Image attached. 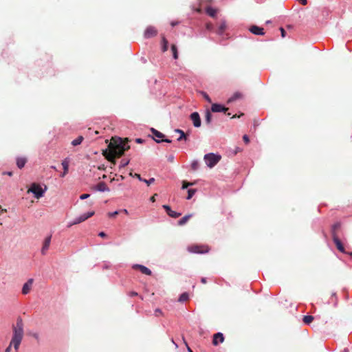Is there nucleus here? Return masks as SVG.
<instances>
[{
  "mask_svg": "<svg viewBox=\"0 0 352 352\" xmlns=\"http://www.w3.org/2000/svg\"><path fill=\"white\" fill-rule=\"evenodd\" d=\"M143 182H145L148 186H149L150 184H153L155 182V179L151 178L148 180L144 179Z\"/></svg>",
  "mask_w": 352,
  "mask_h": 352,
  "instance_id": "obj_38",
  "label": "nucleus"
},
{
  "mask_svg": "<svg viewBox=\"0 0 352 352\" xmlns=\"http://www.w3.org/2000/svg\"><path fill=\"white\" fill-rule=\"evenodd\" d=\"M132 267L134 270H139L142 274L150 276L152 274L151 271L148 267L142 265L135 264Z\"/></svg>",
  "mask_w": 352,
  "mask_h": 352,
  "instance_id": "obj_12",
  "label": "nucleus"
},
{
  "mask_svg": "<svg viewBox=\"0 0 352 352\" xmlns=\"http://www.w3.org/2000/svg\"><path fill=\"white\" fill-rule=\"evenodd\" d=\"M201 94L207 102H208L209 103L212 102L211 98L209 97V96L206 92H202Z\"/></svg>",
  "mask_w": 352,
  "mask_h": 352,
  "instance_id": "obj_36",
  "label": "nucleus"
},
{
  "mask_svg": "<svg viewBox=\"0 0 352 352\" xmlns=\"http://www.w3.org/2000/svg\"><path fill=\"white\" fill-rule=\"evenodd\" d=\"M300 2L301 4H302L303 6H305L307 5V0H300Z\"/></svg>",
  "mask_w": 352,
  "mask_h": 352,
  "instance_id": "obj_51",
  "label": "nucleus"
},
{
  "mask_svg": "<svg viewBox=\"0 0 352 352\" xmlns=\"http://www.w3.org/2000/svg\"><path fill=\"white\" fill-rule=\"evenodd\" d=\"M4 174H6L9 176H12V172H7V173H4Z\"/></svg>",
  "mask_w": 352,
  "mask_h": 352,
  "instance_id": "obj_56",
  "label": "nucleus"
},
{
  "mask_svg": "<svg viewBox=\"0 0 352 352\" xmlns=\"http://www.w3.org/2000/svg\"><path fill=\"white\" fill-rule=\"evenodd\" d=\"M191 168L193 170H196L198 169L199 168V163L197 161H194L192 162L191 165Z\"/></svg>",
  "mask_w": 352,
  "mask_h": 352,
  "instance_id": "obj_35",
  "label": "nucleus"
},
{
  "mask_svg": "<svg viewBox=\"0 0 352 352\" xmlns=\"http://www.w3.org/2000/svg\"><path fill=\"white\" fill-rule=\"evenodd\" d=\"M129 175H130L131 176L134 177V175H133V173H130V174H129Z\"/></svg>",
  "mask_w": 352,
  "mask_h": 352,
  "instance_id": "obj_61",
  "label": "nucleus"
},
{
  "mask_svg": "<svg viewBox=\"0 0 352 352\" xmlns=\"http://www.w3.org/2000/svg\"><path fill=\"white\" fill-rule=\"evenodd\" d=\"M135 142H138V143H142L143 142V140L141 139V138H137L135 140Z\"/></svg>",
  "mask_w": 352,
  "mask_h": 352,
  "instance_id": "obj_53",
  "label": "nucleus"
},
{
  "mask_svg": "<svg viewBox=\"0 0 352 352\" xmlns=\"http://www.w3.org/2000/svg\"><path fill=\"white\" fill-rule=\"evenodd\" d=\"M190 118L192 122V124L195 127H199L201 126V118L199 116V114L197 112H193L190 114Z\"/></svg>",
  "mask_w": 352,
  "mask_h": 352,
  "instance_id": "obj_8",
  "label": "nucleus"
},
{
  "mask_svg": "<svg viewBox=\"0 0 352 352\" xmlns=\"http://www.w3.org/2000/svg\"><path fill=\"white\" fill-rule=\"evenodd\" d=\"M201 282L204 284L206 283V278H201Z\"/></svg>",
  "mask_w": 352,
  "mask_h": 352,
  "instance_id": "obj_55",
  "label": "nucleus"
},
{
  "mask_svg": "<svg viewBox=\"0 0 352 352\" xmlns=\"http://www.w3.org/2000/svg\"><path fill=\"white\" fill-rule=\"evenodd\" d=\"M177 24V22H172V23H171V25H172V26H175V25H176Z\"/></svg>",
  "mask_w": 352,
  "mask_h": 352,
  "instance_id": "obj_58",
  "label": "nucleus"
},
{
  "mask_svg": "<svg viewBox=\"0 0 352 352\" xmlns=\"http://www.w3.org/2000/svg\"><path fill=\"white\" fill-rule=\"evenodd\" d=\"M175 132L180 134V136L177 138V141H182L183 140H187V135L182 130L175 129Z\"/></svg>",
  "mask_w": 352,
  "mask_h": 352,
  "instance_id": "obj_23",
  "label": "nucleus"
},
{
  "mask_svg": "<svg viewBox=\"0 0 352 352\" xmlns=\"http://www.w3.org/2000/svg\"><path fill=\"white\" fill-rule=\"evenodd\" d=\"M134 177H136V178H138L140 181L143 182V180H144V179H142V178L141 177V176H140V174L135 173V174H134Z\"/></svg>",
  "mask_w": 352,
  "mask_h": 352,
  "instance_id": "obj_46",
  "label": "nucleus"
},
{
  "mask_svg": "<svg viewBox=\"0 0 352 352\" xmlns=\"http://www.w3.org/2000/svg\"><path fill=\"white\" fill-rule=\"evenodd\" d=\"M314 318L312 316H305L303 317L302 321L306 324H309L313 320Z\"/></svg>",
  "mask_w": 352,
  "mask_h": 352,
  "instance_id": "obj_28",
  "label": "nucleus"
},
{
  "mask_svg": "<svg viewBox=\"0 0 352 352\" xmlns=\"http://www.w3.org/2000/svg\"><path fill=\"white\" fill-rule=\"evenodd\" d=\"M171 51L173 52V56L175 59L178 58V52H177V46L175 44H173L171 45Z\"/></svg>",
  "mask_w": 352,
  "mask_h": 352,
  "instance_id": "obj_30",
  "label": "nucleus"
},
{
  "mask_svg": "<svg viewBox=\"0 0 352 352\" xmlns=\"http://www.w3.org/2000/svg\"><path fill=\"white\" fill-rule=\"evenodd\" d=\"M26 162L27 159L25 157H20L16 159V165L19 168H23Z\"/></svg>",
  "mask_w": 352,
  "mask_h": 352,
  "instance_id": "obj_19",
  "label": "nucleus"
},
{
  "mask_svg": "<svg viewBox=\"0 0 352 352\" xmlns=\"http://www.w3.org/2000/svg\"><path fill=\"white\" fill-rule=\"evenodd\" d=\"M249 31L254 35L263 36L265 34L264 29L255 25L250 26Z\"/></svg>",
  "mask_w": 352,
  "mask_h": 352,
  "instance_id": "obj_9",
  "label": "nucleus"
},
{
  "mask_svg": "<svg viewBox=\"0 0 352 352\" xmlns=\"http://www.w3.org/2000/svg\"><path fill=\"white\" fill-rule=\"evenodd\" d=\"M221 159V156L220 155H216L212 153L206 154L204 157L206 164L210 168L214 167Z\"/></svg>",
  "mask_w": 352,
  "mask_h": 352,
  "instance_id": "obj_3",
  "label": "nucleus"
},
{
  "mask_svg": "<svg viewBox=\"0 0 352 352\" xmlns=\"http://www.w3.org/2000/svg\"><path fill=\"white\" fill-rule=\"evenodd\" d=\"M280 32H281L282 37H285V34H286L285 30L283 28H280Z\"/></svg>",
  "mask_w": 352,
  "mask_h": 352,
  "instance_id": "obj_47",
  "label": "nucleus"
},
{
  "mask_svg": "<svg viewBox=\"0 0 352 352\" xmlns=\"http://www.w3.org/2000/svg\"><path fill=\"white\" fill-rule=\"evenodd\" d=\"M129 160H125V159H123L121 160L120 162V168H124L126 166H127L129 163Z\"/></svg>",
  "mask_w": 352,
  "mask_h": 352,
  "instance_id": "obj_33",
  "label": "nucleus"
},
{
  "mask_svg": "<svg viewBox=\"0 0 352 352\" xmlns=\"http://www.w3.org/2000/svg\"><path fill=\"white\" fill-rule=\"evenodd\" d=\"M162 310H161L160 309H158V308H157V309H156L155 310V316L156 317H159V316H162Z\"/></svg>",
  "mask_w": 352,
  "mask_h": 352,
  "instance_id": "obj_39",
  "label": "nucleus"
},
{
  "mask_svg": "<svg viewBox=\"0 0 352 352\" xmlns=\"http://www.w3.org/2000/svg\"><path fill=\"white\" fill-rule=\"evenodd\" d=\"M128 142V138L122 139L118 137H113L108 145V148L103 151L102 155L108 161L115 165L116 163V158L121 157L124 151L130 148Z\"/></svg>",
  "mask_w": 352,
  "mask_h": 352,
  "instance_id": "obj_1",
  "label": "nucleus"
},
{
  "mask_svg": "<svg viewBox=\"0 0 352 352\" xmlns=\"http://www.w3.org/2000/svg\"><path fill=\"white\" fill-rule=\"evenodd\" d=\"M157 196V194H155L154 195H153L151 198H150V200L152 202H155V197Z\"/></svg>",
  "mask_w": 352,
  "mask_h": 352,
  "instance_id": "obj_50",
  "label": "nucleus"
},
{
  "mask_svg": "<svg viewBox=\"0 0 352 352\" xmlns=\"http://www.w3.org/2000/svg\"><path fill=\"white\" fill-rule=\"evenodd\" d=\"M340 226V223H335L333 226H332V234L333 233V232L336 233V230L337 229H338Z\"/></svg>",
  "mask_w": 352,
  "mask_h": 352,
  "instance_id": "obj_37",
  "label": "nucleus"
},
{
  "mask_svg": "<svg viewBox=\"0 0 352 352\" xmlns=\"http://www.w3.org/2000/svg\"><path fill=\"white\" fill-rule=\"evenodd\" d=\"M13 336L9 346L6 349L5 352H10L12 346H14L16 352L18 349L23 338V322L21 317L17 318L16 324L12 327Z\"/></svg>",
  "mask_w": 352,
  "mask_h": 352,
  "instance_id": "obj_2",
  "label": "nucleus"
},
{
  "mask_svg": "<svg viewBox=\"0 0 352 352\" xmlns=\"http://www.w3.org/2000/svg\"><path fill=\"white\" fill-rule=\"evenodd\" d=\"M243 116V113H241L239 116H237L236 114L234 115L232 118H240L241 116Z\"/></svg>",
  "mask_w": 352,
  "mask_h": 352,
  "instance_id": "obj_52",
  "label": "nucleus"
},
{
  "mask_svg": "<svg viewBox=\"0 0 352 352\" xmlns=\"http://www.w3.org/2000/svg\"><path fill=\"white\" fill-rule=\"evenodd\" d=\"M6 212V210L1 209V212Z\"/></svg>",
  "mask_w": 352,
  "mask_h": 352,
  "instance_id": "obj_62",
  "label": "nucleus"
},
{
  "mask_svg": "<svg viewBox=\"0 0 352 352\" xmlns=\"http://www.w3.org/2000/svg\"><path fill=\"white\" fill-rule=\"evenodd\" d=\"M224 340V337L223 333H217L213 336L212 344L215 346L218 345L219 342L222 343Z\"/></svg>",
  "mask_w": 352,
  "mask_h": 352,
  "instance_id": "obj_17",
  "label": "nucleus"
},
{
  "mask_svg": "<svg viewBox=\"0 0 352 352\" xmlns=\"http://www.w3.org/2000/svg\"><path fill=\"white\" fill-rule=\"evenodd\" d=\"M151 131L155 138L162 139L164 137V135L162 133L153 128L151 129Z\"/></svg>",
  "mask_w": 352,
  "mask_h": 352,
  "instance_id": "obj_26",
  "label": "nucleus"
},
{
  "mask_svg": "<svg viewBox=\"0 0 352 352\" xmlns=\"http://www.w3.org/2000/svg\"><path fill=\"white\" fill-rule=\"evenodd\" d=\"M119 211H115L113 212H109L107 214V215L109 217H116L118 214H119Z\"/></svg>",
  "mask_w": 352,
  "mask_h": 352,
  "instance_id": "obj_40",
  "label": "nucleus"
},
{
  "mask_svg": "<svg viewBox=\"0 0 352 352\" xmlns=\"http://www.w3.org/2000/svg\"><path fill=\"white\" fill-rule=\"evenodd\" d=\"M154 140H155L157 142H158V143L162 142H168V143H170V142H171V140H169V139L157 140V139L154 138Z\"/></svg>",
  "mask_w": 352,
  "mask_h": 352,
  "instance_id": "obj_41",
  "label": "nucleus"
},
{
  "mask_svg": "<svg viewBox=\"0 0 352 352\" xmlns=\"http://www.w3.org/2000/svg\"><path fill=\"white\" fill-rule=\"evenodd\" d=\"M227 29L226 22L223 20L221 21L218 25L216 33L219 36H223V33Z\"/></svg>",
  "mask_w": 352,
  "mask_h": 352,
  "instance_id": "obj_13",
  "label": "nucleus"
},
{
  "mask_svg": "<svg viewBox=\"0 0 352 352\" xmlns=\"http://www.w3.org/2000/svg\"><path fill=\"white\" fill-rule=\"evenodd\" d=\"M47 190V186L43 189L40 184L37 183L32 184L30 188L28 190V192H32L36 199H40L44 195L45 191Z\"/></svg>",
  "mask_w": 352,
  "mask_h": 352,
  "instance_id": "obj_4",
  "label": "nucleus"
},
{
  "mask_svg": "<svg viewBox=\"0 0 352 352\" xmlns=\"http://www.w3.org/2000/svg\"><path fill=\"white\" fill-rule=\"evenodd\" d=\"M243 140L245 142V144H248L250 142V139L247 135H244L243 136Z\"/></svg>",
  "mask_w": 352,
  "mask_h": 352,
  "instance_id": "obj_43",
  "label": "nucleus"
},
{
  "mask_svg": "<svg viewBox=\"0 0 352 352\" xmlns=\"http://www.w3.org/2000/svg\"><path fill=\"white\" fill-rule=\"evenodd\" d=\"M228 110V108L220 104L213 103L211 106V111L214 113L224 112L226 113Z\"/></svg>",
  "mask_w": 352,
  "mask_h": 352,
  "instance_id": "obj_10",
  "label": "nucleus"
},
{
  "mask_svg": "<svg viewBox=\"0 0 352 352\" xmlns=\"http://www.w3.org/2000/svg\"><path fill=\"white\" fill-rule=\"evenodd\" d=\"M95 189L96 190L100 191V192H105V191H109V187L107 186V184L103 182H99L95 187Z\"/></svg>",
  "mask_w": 352,
  "mask_h": 352,
  "instance_id": "obj_18",
  "label": "nucleus"
},
{
  "mask_svg": "<svg viewBox=\"0 0 352 352\" xmlns=\"http://www.w3.org/2000/svg\"><path fill=\"white\" fill-rule=\"evenodd\" d=\"M351 254L352 255V252H351Z\"/></svg>",
  "mask_w": 352,
  "mask_h": 352,
  "instance_id": "obj_63",
  "label": "nucleus"
},
{
  "mask_svg": "<svg viewBox=\"0 0 352 352\" xmlns=\"http://www.w3.org/2000/svg\"><path fill=\"white\" fill-rule=\"evenodd\" d=\"M206 12L207 14H208L210 16L214 18L216 16L217 10L211 7H208L206 9Z\"/></svg>",
  "mask_w": 352,
  "mask_h": 352,
  "instance_id": "obj_22",
  "label": "nucleus"
},
{
  "mask_svg": "<svg viewBox=\"0 0 352 352\" xmlns=\"http://www.w3.org/2000/svg\"><path fill=\"white\" fill-rule=\"evenodd\" d=\"M157 34V30L154 26H148L144 31V36L146 38H150Z\"/></svg>",
  "mask_w": 352,
  "mask_h": 352,
  "instance_id": "obj_7",
  "label": "nucleus"
},
{
  "mask_svg": "<svg viewBox=\"0 0 352 352\" xmlns=\"http://www.w3.org/2000/svg\"><path fill=\"white\" fill-rule=\"evenodd\" d=\"M63 168V173L61 175V177H64L65 175L67 174L69 170V162L66 160H63L61 163Z\"/></svg>",
  "mask_w": 352,
  "mask_h": 352,
  "instance_id": "obj_21",
  "label": "nucleus"
},
{
  "mask_svg": "<svg viewBox=\"0 0 352 352\" xmlns=\"http://www.w3.org/2000/svg\"><path fill=\"white\" fill-rule=\"evenodd\" d=\"M192 217V214H187V215H185L184 217H183L179 221H178V225L179 226H184V224H186L188 221L190 219V217Z\"/></svg>",
  "mask_w": 352,
  "mask_h": 352,
  "instance_id": "obj_24",
  "label": "nucleus"
},
{
  "mask_svg": "<svg viewBox=\"0 0 352 352\" xmlns=\"http://www.w3.org/2000/svg\"><path fill=\"white\" fill-rule=\"evenodd\" d=\"M122 212H123L124 213H125L126 214H128V210L126 209H124L122 210Z\"/></svg>",
  "mask_w": 352,
  "mask_h": 352,
  "instance_id": "obj_57",
  "label": "nucleus"
},
{
  "mask_svg": "<svg viewBox=\"0 0 352 352\" xmlns=\"http://www.w3.org/2000/svg\"><path fill=\"white\" fill-rule=\"evenodd\" d=\"M51 168L54 169V170H56V168L55 166H52Z\"/></svg>",
  "mask_w": 352,
  "mask_h": 352,
  "instance_id": "obj_59",
  "label": "nucleus"
},
{
  "mask_svg": "<svg viewBox=\"0 0 352 352\" xmlns=\"http://www.w3.org/2000/svg\"><path fill=\"white\" fill-rule=\"evenodd\" d=\"M242 95L240 93H235L231 98H230L228 100V103H230L232 102L235 101L236 100L241 98Z\"/></svg>",
  "mask_w": 352,
  "mask_h": 352,
  "instance_id": "obj_27",
  "label": "nucleus"
},
{
  "mask_svg": "<svg viewBox=\"0 0 352 352\" xmlns=\"http://www.w3.org/2000/svg\"><path fill=\"white\" fill-rule=\"evenodd\" d=\"M206 28L208 30H212L213 29V25L212 23H207L206 25Z\"/></svg>",
  "mask_w": 352,
  "mask_h": 352,
  "instance_id": "obj_42",
  "label": "nucleus"
},
{
  "mask_svg": "<svg viewBox=\"0 0 352 352\" xmlns=\"http://www.w3.org/2000/svg\"><path fill=\"white\" fill-rule=\"evenodd\" d=\"M94 213L95 212L94 211H91L80 215L79 217L76 218L75 221L69 226V227L72 226V225L78 224L85 221L89 217H92L94 214Z\"/></svg>",
  "mask_w": 352,
  "mask_h": 352,
  "instance_id": "obj_6",
  "label": "nucleus"
},
{
  "mask_svg": "<svg viewBox=\"0 0 352 352\" xmlns=\"http://www.w3.org/2000/svg\"><path fill=\"white\" fill-rule=\"evenodd\" d=\"M51 238H52L51 235L46 237L43 242V247L41 249V254L43 255H45L49 249V247H50V243H51Z\"/></svg>",
  "mask_w": 352,
  "mask_h": 352,
  "instance_id": "obj_15",
  "label": "nucleus"
},
{
  "mask_svg": "<svg viewBox=\"0 0 352 352\" xmlns=\"http://www.w3.org/2000/svg\"><path fill=\"white\" fill-rule=\"evenodd\" d=\"M184 342H185V344L186 345V346H187V348H188V352H193V351L191 350V349L188 346V344H187L186 342V341H184Z\"/></svg>",
  "mask_w": 352,
  "mask_h": 352,
  "instance_id": "obj_54",
  "label": "nucleus"
},
{
  "mask_svg": "<svg viewBox=\"0 0 352 352\" xmlns=\"http://www.w3.org/2000/svg\"><path fill=\"white\" fill-rule=\"evenodd\" d=\"M83 137L82 136H78L76 139L74 140L72 142V144L74 146H78L79 144H80L83 140Z\"/></svg>",
  "mask_w": 352,
  "mask_h": 352,
  "instance_id": "obj_29",
  "label": "nucleus"
},
{
  "mask_svg": "<svg viewBox=\"0 0 352 352\" xmlns=\"http://www.w3.org/2000/svg\"><path fill=\"white\" fill-rule=\"evenodd\" d=\"M333 242L335 243L338 250H340L341 252H344V248L342 242L340 241V240L337 236L336 233H335L334 232L333 233Z\"/></svg>",
  "mask_w": 352,
  "mask_h": 352,
  "instance_id": "obj_14",
  "label": "nucleus"
},
{
  "mask_svg": "<svg viewBox=\"0 0 352 352\" xmlns=\"http://www.w3.org/2000/svg\"><path fill=\"white\" fill-rule=\"evenodd\" d=\"M33 279L30 278L23 285L22 288L23 294H27L30 292L33 284Z\"/></svg>",
  "mask_w": 352,
  "mask_h": 352,
  "instance_id": "obj_16",
  "label": "nucleus"
},
{
  "mask_svg": "<svg viewBox=\"0 0 352 352\" xmlns=\"http://www.w3.org/2000/svg\"><path fill=\"white\" fill-rule=\"evenodd\" d=\"M188 300V294L187 293H183L179 298V302H185Z\"/></svg>",
  "mask_w": 352,
  "mask_h": 352,
  "instance_id": "obj_31",
  "label": "nucleus"
},
{
  "mask_svg": "<svg viewBox=\"0 0 352 352\" xmlns=\"http://www.w3.org/2000/svg\"><path fill=\"white\" fill-rule=\"evenodd\" d=\"M89 196H90L89 194H82V195H80V199H85L89 197Z\"/></svg>",
  "mask_w": 352,
  "mask_h": 352,
  "instance_id": "obj_44",
  "label": "nucleus"
},
{
  "mask_svg": "<svg viewBox=\"0 0 352 352\" xmlns=\"http://www.w3.org/2000/svg\"><path fill=\"white\" fill-rule=\"evenodd\" d=\"M98 236H100V237H106L107 236V234L104 232H100L99 234H98Z\"/></svg>",
  "mask_w": 352,
  "mask_h": 352,
  "instance_id": "obj_49",
  "label": "nucleus"
},
{
  "mask_svg": "<svg viewBox=\"0 0 352 352\" xmlns=\"http://www.w3.org/2000/svg\"><path fill=\"white\" fill-rule=\"evenodd\" d=\"M331 296L335 298V300H334V302H334V304H335V305H337V303H338V299H337V297H336V292H333V293L331 294Z\"/></svg>",
  "mask_w": 352,
  "mask_h": 352,
  "instance_id": "obj_45",
  "label": "nucleus"
},
{
  "mask_svg": "<svg viewBox=\"0 0 352 352\" xmlns=\"http://www.w3.org/2000/svg\"><path fill=\"white\" fill-rule=\"evenodd\" d=\"M212 122V114L211 111L209 109H207L205 113V122L206 124L209 125Z\"/></svg>",
  "mask_w": 352,
  "mask_h": 352,
  "instance_id": "obj_20",
  "label": "nucleus"
},
{
  "mask_svg": "<svg viewBox=\"0 0 352 352\" xmlns=\"http://www.w3.org/2000/svg\"><path fill=\"white\" fill-rule=\"evenodd\" d=\"M271 23V21H266V24H269V23Z\"/></svg>",
  "mask_w": 352,
  "mask_h": 352,
  "instance_id": "obj_60",
  "label": "nucleus"
},
{
  "mask_svg": "<svg viewBox=\"0 0 352 352\" xmlns=\"http://www.w3.org/2000/svg\"><path fill=\"white\" fill-rule=\"evenodd\" d=\"M193 185V183L192 182H188L187 181H183L182 182V189H186L187 188L188 186H192Z\"/></svg>",
  "mask_w": 352,
  "mask_h": 352,
  "instance_id": "obj_34",
  "label": "nucleus"
},
{
  "mask_svg": "<svg viewBox=\"0 0 352 352\" xmlns=\"http://www.w3.org/2000/svg\"><path fill=\"white\" fill-rule=\"evenodd\" d=\"M129 295L131 296V297H133V296H138V293L135 292H131L129 293Z\"/></svg>",
  "mask_w": 352,
  "mask_h": 352,
  "instance_id": "obj_48",
  "label": "nucleus"
},
{
  "mask_svg": "<svg viewBox=\"0 0 352 352\" xmlns=\"http://www.w3.org/2000/svg\"><path fill=\"white\" fill-rule=\"evenodd\" d=\"M162 207L166 210L168 215L172 218H177L182 215L181 213L172 210L170 207L168 205H163Z\"/></svg>",
  "mask_w": 352,
  "mask_h": 352,
  "instance_id": "obj_11",
  "label": "nucleus"
},
{
  "mask_svg": "<svg viewBox=\"0 0 352 352\" xmlns=\"http://www.w3.org/2000/svg\"><path fill=\"white\" fill-rule=\"evenodd\" d=\"M188 250L191 253L204 254L208 252L209 248L204 245H192L188 247Z\"/></svg>",
  "mask_w": 352,
  "mask_h": 352,
  "instance_id": "obj_5",
  "label": "nucleus"
},
{
  "mask_svg": "<svg viewBox=\"0 0 352 352\" xmlns=\"http://www.w3.org/2000/svg\"><path fill=\"white\" fill-rule=\"evenodd\" d=\"M168 42L167 39L163 36L162 37V50L163 52L167 51Z\"/></svg>",
  "mask_w": 352,
  "mask_h": 352,
  "instance_id": "obj_25",
  "label": "nucleus"
},
{
  "mask_svg": "<svg viewBox=\"0 0 352 352\" xmlns=\"http://www.w3.org/2000/svg\"><path fill=\"white\" fill-rule=\"evenodd\" d=\"M196 192V190L195 189H189L188 190V196H187V199H190L192 196L195 195Z\"/></svg>",
  "mask_w": 352,
  "mask_h": 352,
  "instance_id": "obj_32",
  "label": "nucleus"
}]
</instances>
